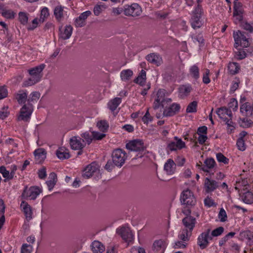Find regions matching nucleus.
I'll list each match as a JSON object with an SVG mask.
<instances>
[{"instance_id":"41","label":"nucleus","mask_w":253,"mask_h":253,"mask_svg":"<svg viewBox=\"0 0 253 253\" xmlns=\"http://www.w3.org/2000/svg\"><path fill=\"white\" fill-rule=\"evenodd\" d=\"M191 87L190 86L182 85L179 88V92L180 96L182 97L187 96L191 90Z\"/></svg>"},{"instance_id":"4","label":"nucleus","mask_w":253,"mask_h":253,"mask_svg":"<svg viewBox=\"0 0 253 253\" xmlns=\"http://www.w3.org/2000/svg\"><path fill=\"white\" fill-rule=\"evenodd\" d=\"M180 200L181 204L185 206L184 209L194 207L196 204V199L193 193L189 189L183 190L180 195Z\"/></svg>"},{"instance_id":"22","label":"nucleus","mask_w":253,"mask_h":253,"mask_svg":"<svg viewBox=\"0 0 253 253\" xmlns=\"http://www.w3.org/2000/svg\"><path fill=\"white\" fill-rule=\"evenodd\" d=\"M205 187L206 192L209 193L215 190L218 187V184L216 181L207 177L205 181Z\"/></svg>"},{"instance_id":"61","label":"nucleus","mask_w":253,"mask_h":253,"mask_svg":"<svg viewBox=\"0 0 253 253\" xmlns=\"http://www.w3.org/2000/svg\"><path fill=\"white\" fill-rule=\"evenodd\" d=\"M210 70L206 69L205 73L203 74V82L205 84H208L210 83L211 80L209 78Z\"/></svg>"},{"instance_id":"12","label":"nucleus","mask_w":253,"mask_h":253,"mask_svg":"<svg viewBox=\"0 0 253 253\" xmlns=\"http://www.w3.org/2000/svg\"><path fill=\"white\" fill-rule=\"evenodd\" d=\"M116 232L120 235L122 239L128 244L131 243L134 239V235L128 227H122L117 229Z\"/></svg>"},{"instance_id":"44","label":"nucleus","mask_w":253,"mask_h":253,"mask_svg":"<svg viewBox=\"0 0 253 253\" xmlns=\"http://www.w3.org/2000/svg\"><path fill=\"white\" fill-rule=\"evenodd\" d=\"M16 98L19 104L24 103L26 102L27 99V94L25 92L17 93Z\"/></svg>"},{"instance_id":"24","label":"nucleus","mask_w":253,"mask_h":253,"mask_svg":"<svg viewBox=\"0 0 253 253\" xmlns=\"http://www.w3.org/2000/svg\"><path fill=\"white\" fill-rule=\"evenodd\" d=\"M21 207L23 208V211L27 219L30 220L32 218V211L31 206L26 202L22 201Z\"/></svg>"},{"instance_id":"47","label":"nucleus","mask_w":253,"mask_h":253,"mask_svg":"<svg viewBox=\"0 0 253 253\" xmlns=\"http://www.w3.org/2000/svg\"><path fill=\"white\" fill-rule=\"evenodd\" d=\"M217 160L220 163H223L224 164H227L229 162V159L225 157L222 153H218L216 155Z\"/></svg>"},{"instance_id":"13","label":"nucleus","mask_w":253,"mask_h":253,"mask_svg":"<svg viewBox=\"0 0 253 253\" xmlns=\"http://www.w3.org/2000/svg\"><path fill=\"white\" fill-rule=\"evenodd\" d=\"M211 232L210 229H208L206 231L201 233L198 238V245L200 246V248L204 249L206 248L208 244V239L212 240V237L209 236Z\"/></svg>"},{"instance_id":"32","label":"nucleus","mask_w":253,"mask_h":253,"mask_svg":"<svg viewBox=\"0 0 253 253\" xmlns=\"http://www.w3.org/2000/svg\"><path fill=\"white\" fill-rule=\"evenodd\" d=\"M133 75V72L130 69L123 70L120 73L121 80L124 82L128 81Z\"/></svg>"},{"instance_id":"48","label":"nucleus","mask_w":253,"mask_h":253,"mask_svg":"<svg viewBox=\"0 0 253 253\" xmlns=\"http://www.w3.org/2000/svg\"><path fill=\"white\" fill-rule=\"evenodd\" d=\"M228 107L229 109H232L234 111H236L238 109L237 100L234 98H231L228 103Z\"/></svg>"},{"instance_id":"20","label":"nucleus","mask_w":253,"mask_h":253,"mask_svg":"<svg viewBox=\"0 0 253 253\" xmlns=\"http://www.w3.org/2000/svg\"><path fill=\"white\" fill-rule=\"evenodd\" d=\"M146 59L148 62L157 66H159L163 63L162 58L159 54L155 53H152L147 55Z\"/></svg>"},{"instance_id":"15","label":"nucleus","mask_w":253,"mask_h":253,"mask_svg":"<svg viewBox=\"0 0 253 253\" xmlns=\"http://www.w3.org/2000/svg\"><path fill=\"white\" fill-rule=\"evenodd\" d=\"M99 171L98 165L96 163L93 162L86 167L82 175L85 178H89L94 173L99 172Z\"/></svg>"},{"instance_id":"14","label":"nucleus","mask_w":253,"mask_h":253,"mask_svg":"<svg viewBox=\"0 0 253 253\" xmlns=\"http://www.w3.org/2000/svg\"><path fill=\"white\" fill-rule=\"evenodd\" d=\"M174 139L176 141L170 142L167 146V151H173L177 149H181L186 147L185 143L181 139L178 138L177 136L174 137Z\"/></svg>"},{"instance_id":"8","label":"nucleus","mask_w":253,"mask_h":253,"mask_svg":"<svg viewBox=\"0 0 253 253\" xmlns=\"http://www.w3.org/2000/svg\"><path fill=\"white\" fill-rule=\"evenodd\" d=\"M127 158L126 153L121 149H117L112 153V161L118 167H122Z\"/></svg>"},{"instance_id":"57","label":"nucleus","mask_w":253,"mask_h":253,"mask_svg":"<svg viewBox=\"0 0 253 253\" xmlns=\"http://www.w3.org/2000/svg\"><path fill=\"white\" fill-rule=\"evenodd\" d=\"M218 218L221 222H224L227 220V214L223 208H221L219 211Z\"/></svg>"},{"instance_id":"26","label":"nucleus","mask_w":253,"mask_h":253,"mask_svg":"<svg viewBox=\"0 0 253 253\" xmlns=\"http://www.w3.org/2000/svg\"><path fill=\"white\" fill-rule=\"evenodd\" d=\"M90 247L91 251L94 253H102L105 250L103 245L98 241H93Z\"/></svg>"},{"instance_id":"52","label":"nucleus","mask_w":253,"mask_h":253,"mask_svg":"<svg viewBox=\"0 0 253 253\" xmlns=\"http://www.w3.org/2000/svg\"><path fill=\"white\" fill-rule=\"evenodd\" d=\"M105 8V7L104 5H96L93 9V13L95 15L98 16L99 15L102 10Z\"/></svg>"},{"instance_id":"31","label":"nucleus","mask_w":253,"mask_h":253,"mask_svg":"<svg viewBox=\"0 0 253 253\" xmlns=\"http://www.w3.org/2000/svg\"><path fill=\"white\" fill-rule=\"evenodd\" d=\"M204 163L205 166L201 168V169L205 172H209V169L213 168L215 165V162L213 158L207 159Z\"/></svg>"},{"instance_id":"6","label":"nucleus","mask_w":253,"mask_h":253,"mask_svg":"<svg viewBox=\"0 0 253 253\" xmlns=\"http://www.w3.org/2000/svg\"><path fill=\"white\" fill-rule=\"evenodd\" d=\"M166 90L163 89H160L157 93V97L154 103L153 108L154 109H157L160 106L163 108H167L168 105L171 103V99L169 98L165 97Z\"/></svg>"},{"instance_id":"60","label":"nucleus","mask_w":253,"mask_h":253,"mask_svg":"<svg viewBox=\"0 0 253 253\" xmlns=\"http://www.w3.org/2000/svg\"><path fill=\"white\" fill-rule=\"evenodd\" d=\"M152 119L153 118L151 116L148 109L145 115L142 118V121L144 124H147L149 121L151 122L152 121Z\"/></svg>"},{"instance_id":"3","label":"nucleus","mask_w":253,"mask_h":253,"mask_svg":"<svg viewBox=\"0 0 253 253\" xmlns=\"http://www.w3.org/2000/svg\"><path fill=\"white\" fill-rule=\"evenodd\" d=\"M204 11L201 5H197L194 10L192 12L191 17L189 20L190 25L193 29L196 30L201 28L204 24V20L202 17Z\"/></svg>"},{"instance_id":"49","label":"nucleus","mask_w":253,"mask_h":253,"mask_svg":"<svg viewBox=\"0 0 253 253\" xmlns=\"http://www.w3.org/2000/svg\"><path fill=\"white\" fill-rule=\"evenodd\" d=\"M91 133L92 134V138L94 140H100L106 136L105 133L103 132L100 133L96 131H93Z\"/></svg>"},{"instance_id":"17","label":"nucleus","mask_w":253,"mask_h":253,"mask_svg":"<svg viewBox=\"0 0 253 253\" xmlns=\"http://www.w3.org/2000/svg\"><path fill=\"white\" fill-rule=\"evenodd\" d=\"M91 14L89 10L83 12L81 15L76 18L75 20V26L76 27H83L86 24V19Z\"/></svg>"},{"instance_id":"27","label":"nucleus","mask_w":253,"mask_h":253,"mask_svg":"<svg viewBox=\"0 0 253 253\" xmlns=\"http://www.w3.org/2000/svg\"><path fill=\"white\" fill-rule=\"evenodd\" d=\"M153 249L157 252L163 253L167 247L165 242L162 240L155 241L153 243Z\"/></svg>"},{"instance_id":"40","label":"nucleus","mask_w":253,"mask_h":253,"mask_svg":"<svg viewBox=\"0 0 253 253\" xmlns=\"http://www.w3.org/2000/svg\"><path fill=\"white\" fill-rule=\"evenodd\" d=\"M49 15V10L47 7H43L41 11L40 17L39 18V22L43 23L45 19L47 18Z\"/></svg>"},{"instance_id":"16","label":"nucleus","mask_w":253,"mask_h":253,"mask_svg":"<svg viewBox=\"0 0 253 253\" xmlns=\"http://www.w3.org/2000/svg\"><path fill=\"white\" fill-rule=\"evenodd\" d=\"M71 147L74 150H82L85 146L84 139L78 136H73L70 139Z\"/></svg>"},{"instance_id":"34","label":"nucleus","mask_w":253,"mask_h":253,"mask_svg":"<svg viewBox=\"0 0 253 253\" xmlns=\"http://www.w3.org/2000/svg\"><path fill=\"white\" fill-rule=\"evenodd\" d=\"M242 201L246 204H252L253 203V194L248 191L241 196Z\"/></svg>"},{"instance_id":"43","label":"nucleus","mask_w":253,"mask_h":253,"mask_svg":"<svg viewBox=\"0 0 253 253\" xmlns=\"http://www.w3.org/2000/svg\"><path fill=\"white\" fill-rule=\"evenodd\" d=\"M198 103L196 101H193L190 103L186 108L187 113H195L197 112Z\"/></svg>"},{"instance_id":"63","label":"nucleus","mask_w":253,"mask_h":253,"mask_svg":"<svg viewBox=\"0 0 253 253\" xmlns=\"http://www.w3.org/2000/svg\"><path fill=\"white\" fill-rule=\"evenodd\" d=\"M38 176L40 179H44L47 176L46 169L45 167H43L41 169L38 170Z\"/></svg>"},{"instance_id":"2","label":"nucleus","mask_w":253,"mask_h":253,"mask_svg":"<svg viewBox=\"0 0 253 253\" xmlns=\"http://www.w3.org/2000/svg\"><path fill=\"white\" fill-rule=\"evenodd\" d=\"M45 65L41 64L28 70L30 77L24 81L22 86L28 87L32 86L40 82L42 77V71L44 69Z\"/></svg>"},{"instance_id":"55","label":"nucleus","mask_w":253,"mask_h":253,"mask_svg":"<svg viewBox=\"0 0 253 253\" xmlns=\"http://www.w3.org/2000/svg\"><path fill=\"white\" fill-rule=\"evenodd\" d=\"M81 136L84 139L88 144H90L93 140L92 134L90 135L88 132L82 133Z\"/></svg>"},{"instance_id":"58","label":"nucleus","mask_w":253,"mask_h":253,"mask_svg":"<svg viewBox=\"0 0 253 253\" xmlns=\"http://www.w3.org/2000/svg\"><path fill=\"white\" fill-rule=\"evenodd\" d=\"M32 247L27 244H24L22 246L21 249V253H31L32 252Z\"/></svg>"},{"instance_id":"23","label":"nucleus","mask_w":253,"mask_h":253,"mask_svg":"<svg viewBox=\"0 0 253 253\" xmlns=\"http://www.w3.org/2000/svg\"><path fill=\"white\" fill-rule=\"evenodd\" d=\"M57 157L61 160L68 159L70 157L69 151L65 147H60L56 151Z\"/></svg>"},{"instance_id":"11","label":"nucleus","mask_w":253,"mask_h":253,"mask_svg":"<svg viewBox=\"0 0 253 253\" xmlns=\"http://www.w3.org/2000/svg\"><path fill=\"white\" fill-rule=\"evenodd\" d=\"M124 14L128 16L136 17L142 13L141 7L136 3L126 5L124 9Z\"/></svg>"},{"instance_id":"59","label":"nucleus","mask_w":253,"mask_h":253,"mask_svg":"<svg viewBox=\"0 0 253 253\" xmlns=\"http://www.w3.org/2000/svg\"><path fill=\"white\" fill-rule=\"evenodd\" d=\"M241 235L249 240H251L253 238V233L249 230L242 232L241 233Z\"/></svg>"},{"instance_id":"7","label":"nucleus","mask_w":253,"mask_h":253,"mask_svg":"<svg viewBox=\"0 0 253 253\" xmlns=\"http://www.w3.org/2000/svg\"><path fill=\"white\" fill-rule=\"evenodd\" d=\"M42 190L38 186L28 187L26 186L21 194V198L25 200H35Z\"/></svg>"},{"instance_id":"10","label":"nucleus","mask_w":253,"mask_h":253,"mask_svg":"<svg viewBox=\"0 0 253 253\" xmlns=\"http://www.w3.org/2000/svg\"><path fill=\"white\" fill-rule=\"evenodd\" d=\"M233 37L235 40V47H237L240 44L243 47H247L249 46L248 39L241 31L238 30L237 32H234Z\"/></svg>"},{"instance_id":"45","label":"nucleus","mask_w":253,"mask_h":253,"mask_svg":"<svg viewBox=\"0 0 253 253\" xmlns=\"http://www.w3.org/2000/svg\"><path fill=\"white\" fill-rule=\"evenodd\" d=\"M0 173L2 174L3 177L6 178L4 180L5 182H6V179H12V178H10V174L9 173V171L6 170L4 166L0 167Z\"/></svg>"},{"instance_id":"37","label":"nucleus","mask_w":253,"mask_h":253,"mask_svg":"<svg viewBox=\"0 0 253 253\" xmlns=\"http://www.w3.org/2000/svg\"><path fill=\"white\" fill-rule=\"evenodd\" d=\"M96 126L103 133L107 130L109 128V124L105 120H100L97 123Z\"/></svg>"},{"instance_id":"30","label":"nucleus","mask_w":253,"mask_h":253,"mask_svg":"<svg viewBox=\"0 0 253 253\" xmlns=\"http://www.w3.org/2000/svg\"><path fill=\"white\" fill-rule=\"evenodd\" d=\"M49 180L46 182L48 189L51 190L55 186L57 181V175L54 172H51L49 174Z\"/></svg>"},{"instance_id":"42","label":"nucleus","mask_w":253,"mask_h":253,"mask_svg":"<svg viewBox=\"0 0 253 253\" xmlns=\"http://www.w3.org/2000/svg\"><path fill=\"white\" fill-rule=\"evenodd\" d=\"M244 8L242 3L239 1H234L233 13H243Z\"/></svg>"},{"instance_id":"5","label":"nucleus","mask_w":253,"mask_h":253,"mask_svg":"<svg viewBox=\"0 0 253 253\" xmlns=\"http://www.w3.org/2000/svg\"><path fill=\"white\" fill-rule=\"evenodd\" d=\"M126 148L130 151L138 152L136 155L137 158H142L143 156V152L145 150L146 147L144 146L143 141L140 139H134L130 140L126 145Z\"/></svg>"},{"instance_id":"54","label":"nucleus","mask_w":253,"mask_h":253,"mask_svg":"<svg viewBox=\"0 0 253 253\" xmlns=\"http://www.w3.org/2000/svg\"><path fill=\"white\" fill-rule=\"evenodd\" d=\"M224 231V228L223 227H219L213 230L211 233L212 237H217L220 235Z\"/></svg>"},{"instance_id":"51","label":"nucleus","mask_w":253,"mask_h":253,"mask_svg":"<svg viewBox=\"0 0 253 253\" xmlns=\"http://www.w3.org/2000/svg\"><path fill=\"white\" fill-rule=\"evenodd\" d=\"M225 122L227 126V133L230 134L235 128V127L234 126V123L232 121L231 119L230 120L227 119V120Z\"/></svg>"},{"instance_id":"21","label":"nucleus","mask_w":253,"mask_h":253,"mask_svg":"<svg viewBox=\"0 0 253 253\" xmlns=\"http://www.w3.org/2000/svg\"><path fill=\"white\" fill-rule=\"evenodd\" d=\"M34 156L36 159V163H41L46 158V152L43 148H39L35 150Z\"/></svg>"},{"instance_id":"56","label":"nucleus","mask_w":253,"mask_h":253,"mask_svg":"<svg viewBox=\"0 0 253 253\" xmlns=\"http://www.w3.org/2000/svg\"><path fill=\"white\" fill-rule=\"evenodd\" d=\"M237 146L239 150L244 151L246 149L245 141L243 139L238 138L237 141Z\"/></svg>"},{"instance_id":"36","label":"nucleus","mask_w":253,"mask_h":253,"mask_svg":"<svg viewBox=\"0 0 253 253\" xmlns=\"http://www.w3.org/2000/svg\"><path fill=\"white\" fill-rule=\"evenodd\" d=\"M189 73L192 78L196 80H198L200 77L199 68L196 65H194L190 67Z\"/></svg>"},{"instance_id":"53","label":"nucleus","mask_w":253,"mask_h":253,"mask_svg":"<svg viewBox=\"0 0 253 253\" xmlns=\"http://www.w3.org/2000/svg\"><path fill=\"white\" fill-rule=\"evenodd\" d=\"M39 22H40L39 19H38L37 18H35L32 20V24L28 25L27 29L29 31H32L34 30L38 27Z\"/></svg>"},{"instance_id":"9","label":"nucleus","mask_w":253,"mask_h":253,"mask_svg":"<svg viewBox=\"0 0 253 253\" xmlns=\"http://www.w3.org/2000/svg\"><path fill=\"white\" fill-rule=\"evenodd\" d=\"M182 212L186 215L182 219V223L185 227V229H187L188 230L192 231L196 222L195 218L190 215L191 211L189 209H183Z\"/></svg>"},{"instance_id":"38","label":"nucleus","mask_w":253,"mask_h":253,"mask_svg":"<svg viewBox=\"0 0 253 253\" xmlns=\"http://www.w3.org/2000/svg\"><path fill=\"white\" fill-rule=\"evenodd\" d=\"M228 68L231 74L235 75L238 72L240 66L237 63L232 62L229 64Z\"/></svg>"},{"instance_id":"18","label":"nucleus","mask_w":253,"mask_h":253,"mask_svg":"<svg viewBox=\"0 0 253 253\" xmlns=\"http://www.w3.org/2000/svg\"><path fill=\"white\" fill-rule=\"evenodd\" d=\"M65 9L67 8L61 5H57L55 7L54 9V15L57 21L60 22L63 21L64 17L67 15Z\"/></svg>"},{"instance_id":"46","label":"nucleus","mask_w":253,"mask_h":253,"mask_svg":"<svg viewBox=\"0 0 253 253\" xmlns=\"http://www.w3.org/2000/svg\"><path fill=\"white\" fill-rule=\"evenodd\" d=\"M247 56L246 52L242 49H239L237 51L235 52V58L238 60H242Z\"/></svg>"},{"instance_id":"19","label":"nucleus","mask_w":253,"mask_h":253,"mask_svg":"<svg viewBox=\"0 0 253 253\" xmlns=\"http://www.w3.org/2000/svg\"><path fill=\"white\" fill-rule=\"evenodd\" d=\"M180 108V106L179 104L173 103L169 107L164 109L163 115L166 117L172 116L179 112Z\"/></svg>"},{"instance_id":"25","label":"nucleus","mask_w":253,"mask_h":253,"mask_svg":"<svg viewBox=\"0 0 253 253\" xmlns=\"http://www.w3.org/2000/svg\"><path fill=\"white\" fill-rule=\"evenodd\" d=\"M73 32V27L69 25L65 27L63 31H61L59 37L64 40H67L70 38Z\"/></svg>"},{"instance_id":"1","label":"nucleus","mask_w":253,"mask_h":253,"mask_svg":"<svg viewBox=\"0 0 253 253\" xmlns=\"http://www.w3.org/2000/svg\"><path fill=\"white\" fill-rule=\"evenodd\" d=\"M40 97V94L38 92H32L29 98L28 99V103L23 105L20 110V114L18 118L19 121L27 122L30 119L33 112V107L31 102L37 101Z\"/></svg>"},{"instance_id":"33","label":"nucleus","mask_w":253,"mask_h":253,"mask_svg":"<svg viewBox=\"0 0 253 253\" xmlns=\"http://www.w3.org/2000/svg\"><path fill=\"white\" fill-rule=\"evenodd\" d=\"M29 14L26 12L20 11L18 13V19L21 24L26 25L28 22Z\"/></svg>"},{"instance_id":"50","label":"nucleus","mask_w":253,"mask_h":253,"mask_svg":"<svg viewBox=\"0 0 253 253\" xmlns=\"http://www.w3.org/2000/svg\"><path fill=\"white\" fill-rule=\"evenodd\" d=\"M122 102L121 97H116L112 100V112L114 111Z\"/></svg>"},{"instance_id":"39","label":"nucleus","mask_w":253,"mask_h":253,"mask_svg":"<svg viewBox=\"0 0 253 253\" xmlns=\"http://www.w3.org/2000/svg\"><path fill=\"white\" fill-rule=\"evenodd\" d=\"M16 13L11 9H3L1 12V15L4 18L8 19L14 18Z\"/></svg>"},{"instance_id":"64","label":"nucleus","mask_w":253,"mask_h":253,"mask_svg":"<svg viewBox=\"0 0 253 253\" xmlns=\"http://www.w3.org/2000/svg\"><path fill=\"white\" fill-rule=\"evenodd\" d=\"M242 27L244 29L249 31L250 33H252L253 32V26L248 22L243 23Z\"/></svg>"},{"instance_id":"35","label":"nucleus","mask_w":253,"mask_h":253,"mask_svg":"<svg viewBox=\"0 0 253 253\" xmlns=\"http://www.w3.org/2000/svg\"><path fill=\"white\" fill-rule=\"evenodd\" d=\"M191 233L192 231L188 230L187 229H183L180 231L178 237L183 241H187L189 240Z\"/></svg>"},{"instance_id":"28","label":"nucleus","mask_w":253,"mask_h":253,"mask_svg":"<svg viewBox=\"0 0 253 253\" xmlns=\"http://www.w3.org/2000/svg\"><path fill=\"white\" fill-rule=\"evenodd\" d=\"M175 164L173 161L170 159H169L164 165V169L168 174H172L174 172Z\"/></svg>"},{"instance_id":"29","label":"nucleus","mask_w":253,"mask_h":253,"mask_svg":"<svg viewBox=\"0 0 253 253\" xmlns=\"http://www.w3.org/2000/svg\"><path fill=\"white\" fill-rule=\"evenodd\" d=\"M146 73L144 70H141L138 77L134 80V82L136 84L143 86L146 83Z\"/></svg>"},{"instance_id":"62","label":"nucleus","mask_w":253,"mask_h":253,"mask_svg":"<svg viewBox=\"0 0 253 253\" xmlns=\"http://www.w3.org/2000/svg\"><path fill=\"white\" fill-rule=\"evenodd\" d=\"M251 106L249 105L248 103H245L242 104L240 107V112L242 113L244 112H248L250 111Z\"/></svg>"}]
</instances>
